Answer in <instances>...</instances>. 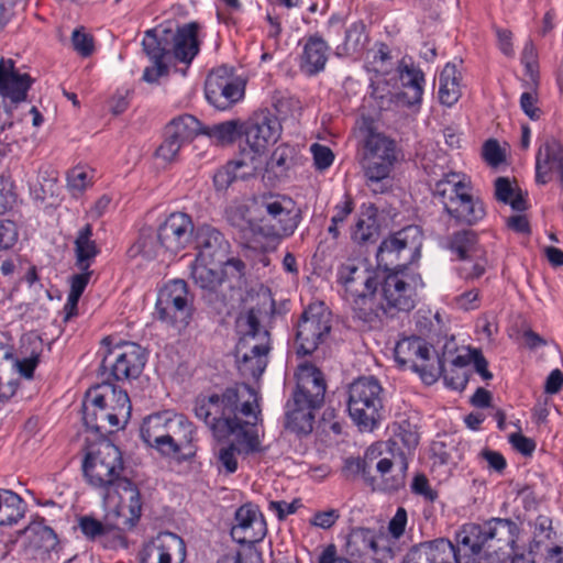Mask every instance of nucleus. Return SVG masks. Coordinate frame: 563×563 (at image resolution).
<instances>
[{"label":"nucleus","mask_w":563,"mask_h":563,"mask_svg":"<svg viewBox=\"0 0 563 563\" xmlns=\"http://www.w3.org/2000/svg\"><path fill=\"white\" fill-rule=\"evenodd\" d=\"M194 411L214 438H233L230 444L219 450L220 471L233 474L238 470V454L250 455L263 451L255 429L262 421L258 394L249 384L227 388L221 395H199Z\"/></svg>","instance_id":"obj_1"},{"label":"nucleus","mask_w":563,"mask_h":563,"mask_svg":"<svg viewBox=\"0 0 563 563\" xmlns=\"http://www.w3.org/2000/svg\"><path fill=\"white\" fill-rule=\"evenodd\" d=\"M84 474L96 488L102 492L107 508V526L129 530L136 526L142 516V499L137 486L122 476L124 470L120 449L109 441H102L96 452L86 455Z\"/></svg>","instance_id":"obj_2"},{"label":"nucleus","mask_w":563,"mask_h":563,"mask_svg":"<svg viewBox=\"0 0 563 563\" xmlns=\"http://www.w3.org/2000/svg\"><path fill=\"white\" fill-rule=\"evenodd\" d=\"M518 533L519 527L511 519L492 518L482 525L464 526L459 540L475 563H506L514 553Z\"/></svg>","instance_id":"obj_3"},{"label":"nucleus","mask_w":563,"mask_h":563,"mask_svg":"<svg viewBox=\"0 0 563 563\" xmlns=\"http://www.w3.org/2000/svg\"><path fill=\"white\" fill-rule=\"evenodd\" d=\"M296 378V389L285 406L284 427L297 435H308L313 429L314 412L324 402L325 382L322 372L308 362L298 366Z\"/></svg>","instance_id":"obj_4"},{"label":"nucleus","mask_w":563,"mask_h":563,"mask_svg":"<svg viewBox=\"0 0 563 563\" xmlns=\"http://www.w3.org/2000/svg\"><path fill=\"white\" fill-rule=\"evenodd\" d=\"M382 452L378 445L369 446L364 457H347L342 468L346 477H356L361 475L365 482L374 485L375 477L372 475V468L382 478L383 489L387 492H398L406 485L408 471V457L404 451H390L389 456L379 457Z\"/></svg>","instance_id":"obj_5"},{"label":"nucleus","mask_w":563,"mask_h":563,"mask_svg":"<svg viewBox=\"0 0 563 563\" xmlns=\"http://www.w3.org/2000/svg\"><path fill=\"white\" fill-rule=\"evenodd\" d=\"M471 190V181L465 175L449 173L434 184L432 194L456 222L473 225L485 217L486 211Z\"/></svg>","instance_id":"obj_6"},{"label":"nucleus","mask_w":563,"mask_h":563,"mask_svg":"<svg viewBox=\"0 0 563 563\" xmlns=\"http://www.w3.org/2000/svg\"><path fill=\"white\" fill-rule=\"evenodd\" d=\"M260 310L249 309L236 319V328L242 339L238 345V353L244 352L239 361V371L244 376L258 378L267 366V354L271 350L269 332L261 327Z\"/></svg>","instance_id":"obj_7"},{"label":"nucleus","mask_w":563,"mask_h":563,"mask_svg":"<svg viewBox=\"0 0 563 563\" xmlns=\"http://www.w3.org/2000/svg\"><path fill=\"white\" fill-rule=\"evenodd\" d=\"M262 218L257 232L278 244L290 238L301 222V210L287 196H268L261 201Z\"/></svg>","instance_id":"obj_8"},{"label":"nucleus","mask_w":563,"mask_h":563,"mask_svg":"<svg viewBox=\"0 0 563 563\" xmlns=\"http://www.w3.org/2000/svg\"><path fill=\"white\" fill-rule=\"evenodd\" d=\"M383 388L374 376L355 379L349 387L347 411L361 431H372L383 418Z\"/></svg>","instance_id":"obj_9"},{"label":"nucleus","mask_w":563,"mask_h":563,"mask_svg":"<svg viewBox=\"0 0 563 563\" xmlns=\"http://www.w3.org/2000/svg\"><path fill=\"white\" fill-rule=\"evenodd\" d=\"M194 311V295L184 279L169 280L159 289L155 305L159 321L180 331L190 323Z\"/></svg>","instance_id":"obj_10"},{"label":"nucleus","mask_w":563,"mask_h":563,"mask_svg":"<svg viewBox=\"0 0 563 563\" xmlns=\"http://www.w3.org/2000/svg\"><path fill=\"white\" fill-rule=\"evenodd\" d=\"M233 273V267L217 262L194 261L190 266V276L202 290V298L218 310L228 303L224 290L232 289L231 279H236Z\"/></svg>","instance_id":"obj_11"},{"label":"nucleus","mask_w":563,"mask_h":563,"mask_svg":"<svg viewBox=\"0 0 563 563\" xmlns=\"http://www.w3.org/2000/svg\"><path fill=\"white\" fill-rule=\"evenodd\" d=\"M331 331V313L323 303L308 306L303 310L296 328V352L298 355H311Z\"/></svg>","instance_id":"obj_12"},{"label":"nucleus","mask_w":563,"mask_h":563,"mask_svg":"<svg viewBox=\"0 0 563 563\" xmlns=\"http://www.w3.org/2000/svg\"><path fill=\"white\" fill-rule=\"evenodd\" d=\"M416 231L415 228H405L382 241L377 253L378 269L382 273L408 272V266L418 261L420 251L418 245L409 242L410 232Z\"/></svg>","instance_id":"obj_13"},{"label":"nucleus","mask_w":563,"mask_h":563,"mask_svg":"<svg viewBox=\"0 0 563 563\" xmlns=\"http://www.w3.org/2000/svg\"><path fill=\"white\" fill-rule=\"evenodd\" d=\"M192 238L197 251L195 261L224 264L227 267H233V277H242L245 265L239 258L228 257L230 243L222 232L209 224H202L196 228Z\"/></svg>","instance_id":"obj_14"},{"label":"nucleus","mask_w":563,"mask_h":563,"mask_svg":"<svg viewBox=\"0 0 563 563\" xmlns=\"http://www.w3.org/2000/svg\"><path fill=\"white\" fill-rule=\"evenodd\" d=\"M419 275L409 272L382 273L379 280L380 297L389 312L410 311L416 306L417 288L422 286Z\"/></svg>","instance_id":"obj_15"},{"label":"nucleus","mask_w":563,"mask_h":563,"mask_svg":"<svg viewBox=\"0 0 563 563\" xmlns=\"http://www.w3.org/2000/svg\"><path fill=\"white\" fill-rule=\"evenodd\" d=\"M456 543L454 545L445 538L420 542L408 551L402 563H475L470 552L462 549L459 533Z\"/></svg>","instance_id":"obj_16"},{"label":"nucleus","mask_w":563,"mask_h":563,"mask_svg":"<svg viewBox=\"0 0 563 563\" xmlns=\"http://www.w3.org/2000/svg\"><path fill=\"white\" fill-rule=\"evenodd\" d=\"M146 363L144 350L135 343L109 349L103 355L100 371L104 374L110 369L117 380L137 378Z\"/></svg>","instance_id":"obj_17"},{"label":"nucleus","mask_w":563,"mask_h":563,"mask_svg":"<svg viewBox=\"0 0 563 563\" xmlns=\"http://www.w3.org/2000/svg\"><path fill=\"white\" fill-rule=\"evenodd\" d=\"M382 271L368 264L365 260H347L338 267L336 278L347 297L378 289Z\"/></svg>","instance_id":"obj_18"},{"label":"nucleus","mask_w":563,"mask_h":563,"mask_svg":"<svg viewBox=\"0 0 563 563\" xmlns=\"http://www.w3.org/2000/svg\"><path fill=\"white\" fill-rule=\"evenodd\" d=\"M206 99L219 110H227L244 95L243 86L236 81L227 66H221L208 75L205 84Z\"/></svg>","instance_id":"obj_19"},{"label":"nucleus","mask_w":563,"mask_h":563,"mask_svg":"<svg viewBox=\"0 0 563 563\" xmlns=\"http://www.w3.org/2000/svg\"><path fill=\"white\" fill-rule=\"evenodd\" d=\"M431 356V346L419 336L405 338L395 346V360L402 367H409L420 374L423 382L430 384L435 375L429 371L428 362Z\"/></svg>","instance_id":"obj_20"},{"label":"nucleus","mask_w":563,"mask_h":563,"mask_svg":"<svg viewBox=\"0 0 563 563\" xmlns=\"http://www.w3.org/2000/svg\"><path fill=\"white\" fill-rule=\"evenodd\" d=\"M552 176L559 179L563 188V146L553 135H545L536 155V181L545 185Z\"/></svg>","instance_id":"obj_21"},{"label":"nucleus","mask_w":563,"mask_h":563,"mask_svg":"<svg viewBox=\"0 0 563 563\" xmlns=\"http://www.w3.org/2000/svg\"><path fill=\"white\" fill-rule=\"evenodd\" d=\"M195 228L191 218L184 212L169 214L157 229V239L165 252L177 254L186 247L194 236Z\"/></svg>","instance_id":"obj_22"},{"label":"nucleus","mask_w":563,"mask_h":563,"mask_svg":"<svg viewBox=\"0 0 563 563\" xmlns=\"http://www.w3.org/2000/svg\"><path fill=\"white\" fill-rule=\"evenodd\" d=\"M186 545L184 540L173 532H161L144 544L139 553L141 563H172L175 558L185 560Z\"/></svg>","instance_id":"obj_23"},{"label":"nucleus","mask_w":563,"mask_h":563,"mask_svg":"<svg viewBox=\"0 0 563 563\" xmlns=\"http://www.w3.org/2000/svg\"><path fill=\"white\" fill-rule=\"evenodd\" d=\"M282 130V124L274 114L262 111L250 119L243 133L249 146L256 152H266L269 145L278 141Z\"/></svg>","instance_id":"obj_24"},{"label":"nucleus","mask_w":563,"mask_h":563,"mask_svg":"<svg viewBox=\"0 0 563 563\" xmlns=\"http://www.w3.org/2000/svg\"><path fill=\"white\" fill-rule=\"evenodd\" d=\"M235 523L231 528L232 539L240 544L260 542L266 536V522L258 508L245 504L236 509Z\"/></svg>","instance_id":"obj_25"},{"label":"nucleus","mask_w":563,"mask_h":563,"mask_svg":"<svg viewBox=\"0 0 563 563\" xmlns=\"http://www.w3.org/2000/svg\"><path fill=\"white\" fill-rule=\"evenodd\" d=\"M93 401L92 388H90L87 390L82 401V419L87 429L103 437L108 433H112L114 430L124 428L125 423L108 409L107 406L99 404L97 407L93 406Z\"/></svg>","instance_id":"obj_26"},{"label":"nucleus","mask_w":563,"mask_h":563,"mask_svg":"<svg viewBox=\"0 0 563 563\" xmlns=\"http://www.w3.org/2000/svg\"><path fill=\"white\" fill-rule=\"evenodd\" d=\"M199 24L190 22L184 24L175 32L170 30V49L175 60L190 65L200 51L198 40Z\"/></svg>","instance_id":"obj_27"},{"label":"nucleus","mask_w":563,"mask_h":563,"mask_svg":"<svg viewBox=\"0 0 563 563\" xmlns=\"http://www.w3.org/2000/svg\"><path fill=\"white\" fill-rule=\"evenodd\" d=\"M92 396L95 399L93 406H99V404H103L110 409L114 415H117L123 423H128L131 417V401L128 393L118 388L115 385L104 382L92 387Z\"/></svg>","instance_id":"obj_28"},{"label":"nucleus","mask_w":563,"mask_h":563,"mask_svg":"<svg viewBox=\"0 0 563 563\" xmlns=\"http://www.w3.org/2000/svg\"><path fill=\"white\" fill-rule=\"evenodd\" d=\"M329 52L328 43L319 34L306 37L299 58L300 70L308 76L321 73L325 68Z\"/></svg>","instance_id":"obj_29"},{"label":"nucleus","mask_w":563,"mask_h":563,"mask_svg":"<svg viewBox=\"0 0 563 563\" xmlns=\"http://www.w3.org/2000/svg\"><path fill=\"white\" fill-rule=\"evenodd\" d=\"M347 298L351 301L353 317L363 323L376 324L384 314L388 313L384 302L378 298L377 289L356 294Z\"/></svg>","instance_id":"obj_30"},{"label":"nucleus","mask_w":563,"mask_h":563,"mask_svg":"<svg viewBox=\"0 0 563 563\" xmlns=\"http://www.w3.org/2000/svg\"><path fill=\"white\" fill-rule=\"evenodd\" d=\"M31 84L30 75L15 71L11 60L9 67L0 63V95L4 99H10L12 103L24 101Z\"/></svg>","instance_id":"obj_31"},{"label":"nucleus","mask_w":563,"mask_h":563,"mask_svg":"<svg viewBox=\"0 0 563 563\" xmlns=\"http://www.w3.org/2000/svg\"><path fill=\"white\" fill-rule=\"evenodd\" d=\"M385 539L377 536L375 530L368 528H355L351 531L347 539V551L351 555L372 556L376 559L387 551L380 542Z\"/></svg>","instance_id":"obj_32"},{"label":"nucleus","mask_w":563,"mask_h":563,"mask_svg":"<svg viewBox=\"0 0 563 563\" xmlns=\"http://www.w3.org/2000/svg\"><path fill=\"white\" fill-rule=\"evenodd\" d=\"M172 412L173 411L164 410L147 416L143 420L140 429L142 440L162 454L168 434L167 429L172 422Z\"/></svg>","instance_id":"obj_33"},{"label":"nucleus","mask_w":563,"mask_h":563,"mask_svg":"<svg viewBox=\"0 0 563 563\" xmlns=\"http://www.w3.org/2000/svg\"><path fill=\"white\" fill-rule=\"evenodd\" d=\"M163 455L173 456L186 449L194 439V427L183 415L172 412V422L167 429Z\"/></svg>","instance_id":"obj_34"},{"label":"nucleus","mask_w":563,"mask_h":563,"mask_svg":"<svg viewBox=\"0 0 563 563\" xmlns=\"http://www.w3.org/2000/svg\"><path fill=\"white\" fill-rule=\"evenodd\" d=\"M461 74L454 64L448 63L439 76V100L443 106L452 107L461 98Z\"/></svg>","instance_id":"obj_35"},{"label":"nucleus","mask_w":563,"mask_h":563,"mask_svg":"<svg viewBox=\"0 0 563 563\" xmlns=\"http://www.w3.org/2000/svg\"><path fill=\"white\" fill-rule=\"evenodd\" d=\"M170 30L164 29L161 32L147 30L142 41L143 49L151 60L170 62L173 59L170 49Z\"/></svg>","instance_id":"obj_36"},{"label":"nucleus","mask_w":563,"mask_h":563,"mask_svg":"<svg viewBox=\"0 0 563 563\" xmlns=\"http://www.w3.org/2000/svg\"><path fill=\"white\" fill-rule=\"evenodd\" d=\"M399 78L402 86L408 89V92H404V95L410 93L407 103L409 106L420 103L424 84V75L421 69L413 63H407L402 59L399 64Z\"/></svg>","instance_id":"obj_37"},{"label":"nucleus","mask_w":563,"mask_h":563,"mask_svg":"<svg viewBox=\"0 0 563 563\" xmlns=\"http://www.w3.org/2000/svg\"><path fill=\"white\" fill-rule=\"evenodd\" d=\"M165 131L184 145L197 135H202L203 124L196 117L186 113L174 118L165 126Z\"/></svg>","instance_id":"obj_38"},{"label":"nucleus","mask_w":563,"mask_h":563,"mask_svg":"<svg viewBox=\"0 0 563 563\" xmlns=\"http://www.w3.org/2000/svg\"><path fill=\"white\" fill-rule=\"evenodd\" d=\"M91 236L92 227L88 223L79 230L75 240L76 267L79 271L89 269L99 253L96 242Z\"/></svg>","instance_id":"obj_39"},{"label":"nucleus","mask_w":563,"mask_h":563,"mask_svg":"<svg viewBox=\"0 0 563 563\" xmlns=\"http://www.w3.org/2000/svg\"><path fill=\"white\" fill-rule=\"evenodd\" d=\"M448 249L456 255L457 260L486 252L479 245L477 234L473 230H460L454 232L449 238Z\"/></svg>","instance_id":"obj_40"},{"label":"nucleus","mask_w":563,"mask_h":563,"mask_svg":"<svg viewBox=\"0 0 563 563\" xmlns=\"http://www.w3.org/2000/svg\"><path fill=\"white\" fill-rule=\"evenodd\" d=\"M24 500L14 492L0 489V526H11L23 518Z\"/></svg>","instance_id":"obj_41"},{"label":"nucleus","mask_w":563,"mask_h":563,"mask_svg":"<svg viewBox=\"0 0 563 563\" xmlns=\"http://www.w3.org/2000/svg\"><path fill=\"white\" fill-rule=\"evenodd\" d=\"M367 43L365 24L362 21L351 23L344 30V41L335 48L338 56H349L363 51Z\"/></svg>","instance_id":"obj_42"},{"label":"nucleus","mask_w":563,"mask_h":563,"mask_svg":"<svg viewBox=\"0 0 563 563\" xmlns=\"http://www.w3.org/2000/svg\"><path fill=\"white\" fill-rule=\"evenodd\" d=\"M363 168L366 184L373 192L383 194L388 190L390 187L389 175L394 168L389 162L388 164H382L363 161Z\"/></svg>","instance_id":"obj_43"},{"label":"nucleus","mask_w":563,"mask_h":563,"mask_svg":"<svg viewBox=\"0 0 563 563\" xmlns=\"http://www.w3.org/2000/svg\"><path fill=\"white\" fill-rule=\"evenodd\" d=\"M242 126L243 125L236 120L203 125L202 135H207L218 144H230L243 133Z\"/></svg>","instance_id":"obj_44"},{"label":"nucleus","mask_w":563,"mask_h":563,"mask_svg":"<svg viewBox=\"0 0 563 563\" xmlns=\"http://www.w3.org/2000/svg\"><path fill=\"white\" fill-rule=\"evenodd\" d=\"M26 532L33 536L34 544L44 551H52L58 544L55 531L45 525L44 518H38L26 527Z\"/></svg>","instance_id":"obj_45"},{"label":"nucleus","mask_w":563,"mask_h":563,"mask_svg":"<svg viewBox=\"0 0 563 563\" xmlns=\"http://www.w3.org/2000/svg\"><path fill=\"white\" fill-rule=\"evenodd\" d=\"M265 152H256L247 144L241 148L240 156L236 159L231 161L235 169L239 172L241 179L252 176L262 167V155Z\"/></svg>","instance_id":"obj_46"},{"label":"nucleus","mask_w":563,"mask_h":563,"mask_svg":"<svg viewBox=\"0 0 563 563\" xmlns=\"http://www.w3.org/2000/svg\"><path fill=\"white\" fill-rule=\"evenodd\" d=\"M164 250L157 239V232L154 233L151 229H144L141 231L136 243L130 249L131 256L141 254L147 260L155 258L159 251Z\"/></svg>","instance_id":"obj_47"},{"label":"nucleus","mask_w":563,"mask_h":563,"mask_svg":"<svg viewBox=\"0 0 563 563\" xmlns=\"http://www.w3.org/2000/svg\"><path fill=\"white\" fill-rule=\"evenodd\" d=\"M459 261L460 265L456 267V272L465 282L478 279L485 274L488 266L486 252L475 256L464 257Z\"/></svg>","instance_id":"obj_48"},{"label":"nucleus","mask_w":563,"mask_h":563,"mask_svg":"<svg viewBox=\"0 0 563 563\" xmlns=\"http://www.w3.org/2000/svg\"><path fill=\"white\" fill-rule=\"evenodd\" d=\"M365 150L374 155L397 161L396 142L380 133H369L365 141Z\"/></svg>","instance_id":"obj_49"},{"label":"nucleus","mask_w":563,"mask_h":563,"mask_svg":"<svg viewBox=\"0 0 563 563\" xmlns=\"http://www.w3.org/2000/svg\"><path fill=\"white\" fill-rule=\"evenodd\" d=\"M91 273L92 272L89 269L80 271L79 274H75L70 277V291L65 305V309H69L67 318H69L73 314V311L77 309L78 301L89 283Z\"/></svg>","instance_id":"obj_50"},{"label":"nucleus","mask_w":563,"mask_h":563,"mask_svg":"<svg viewBox=\"0 0 563 563\" xmlns=\"http://www.w3.org/2000/svg\"><path fill=\"white\" fill-rule=\"evenodd\" d=\"M292 161V151L287 145H279L271 155L266 163L267 169L276 175H283Z\"/></svg>","instance_id":"obj_51"},{"label":"nucleus","mask_w":563,"mask_h":563,"mask_svg":"<svg viewBox=\"0 0 563 563\" xmlns=\"http://www.w3.org/2000/svg\"><path fill=\"white\" fill-rule=\"evenodd\" d=\"M377 235L378 229L372 218L358 219L352 229V240L357 244L374 242Z\"/></svg>","instance_id":"obj_52"},{"label":"nucleus","mask_w":563,"mask_h":563,"mask_svg":"<svg viewBox=\"0 0 563 563\" xmlns=\"http://www.w3.org/2000/svg\"><path fill=\"white\" fill-rule=\"evenodd\" d=\"M14 183L9 173L0 175V214L11 210L16 202Z\"/></svg>","instance_id":"obj_53"},{"label":"nucleus","mask_w":563,"mask_h":563,"mask_svg":"<svg viewBox=\"0 0 563 563\" xmlns=\"http://www.w3.org/2000/svg\"><path fill=\"white\" fill-rule=\"evenodd\" d=\"M353 209L354 203L350 196H345L344 200L334 207V214L332 216L331 224L328 228V232L333 239L339 238L340 232L338 225L345 221V219L352 213Z\"/></svg>","instance_id":"obj_54"},{"label":"nucleus","mask_w":563,"mask_h":563,"mask_svg":"<svg viewBox=\"0 0 563 563\" xmlns=\"http://www.w3.org/2000/svg\"><path fill=\"white\" fill-rule=\"evenodd\" d=\"M181 146L183 144L179 141L170 137V134L164 131V140L156 148L155 156L165 163L176 162Z\"/></svg>","instance_id":"obj_55"},{"label":"nucleus","mask_w":563,"mask_h":563,"mask_svg":"<svg viewBox=\"0 0 563 563\" xmlns=\"http://www.w3.org/2000/svg\"><path fill=\"white\" fill-rule=\"evenodd\" d=\"M71 44L74 49L82 57L90 56L95 49L93 37L86 33L82 27L74 30Z\"/></svg>","instance_id":"obj_56"},{"label":"nucleus","mask_w":563,"mask_h":563,"mask_svg":"<svg viewBox=\"0 0 563 563\" xmlns=\"http://www.w3.org/2000/svg\"><path fill=\"white\" fill-rule=\"evenodd\" d=\"M18 238L16 224L13 221L0 219V252L12 249Z\"/></svg>","instance_id":"obj_57"},{"label":"nucleus","mask_w":563,"mask_h":563,"mask_svg":"<svg viewBox=\"0 0 563 563\" xmlns=\"http://www.w3.org/2000/svg\"><path fill=\"white\" fill-rule=\"evenodd\" d=\"M238 178H240L239 172L235 169L234 165L229 162L225 166L216 172L213 175V184L217 190H224Z\"/></svg>","instance_id":"obj_58"},{"label":"nucleus","mask_w":563,"mask_h":563,"mask_svg":"<svg viewBox=\"0 0 563 563\" xmlns=\"http://www.w3.org/2000/svg\"><path fill=\"white\" fill-rule=\"evenodd\" d=\"M310 151L313 155L314 166L317 169L324 170L332 165L334 154L328 146L314 143L311 145Z\"/></svg>","instance_id":"obj_59"},{"label":"nucleus","mask_w":563,"mask_h":563,"mask_svg":"<svg viewBox=\"0 0 563 563\" xmlns=\"http://www.w3.org/2000/svg\"><path fill=\"white\" fill-rule=\"evenodd\" d=\"M456 309L463 311L475 310L479 307V291L478 289H470L455 296L452 301Z\"/></svg>","instance_id":"obj_60"},{"label":"nucleus","mask_w":563,"mask_h":563,"mask_svg":"<svg viewBox=\"0 0 563 563\" xmlns=\"http://www.w3.org/2000/svg\"><path fill=\"white\" fill-rule=\"evenodd\" d=\"M40 363V352L33 351L29 357H24L22 360H14V366L19 374L26 378L32 379L34 376V371Z\"/></svg>","instance_id":"obj_61"},{"label":"nucleus","mask_w":563,"mask_h":563,"mask_svg":"<svg viewBox=\"0 0 563 563\" xmlns=\"http://www.w3.org/2000/svg\"><path fill=\"white\" fill-rule=\"evenodd\" d=\"M82 533L90 539L103 536L107 532V526L91 517H82L79 522Z\"/></svg>","instance_id":"obj_62"},{"label":"nucleus","mask_w":563,"mask_h":563,"mask_svg":"<svg viewBox=\"0 0 563 563\" xmlns=\"http://www.w3.org/2000/svg\"><path fill=\"white\" fill-rule=\"evenodd\" d=\"M153 65L143 71V79L148 84H155L161 77L167 76L169 71L168 62L152 60Z\"/></svg>","instance_id":"obj_63"},{"label":"nucleus","mask_w":563,"mask_h":563,"mask_svg":"<svg viewBox=\"0 0 563 563\" xmlns=\"http://www.w3.org/2000/svg\"><path fill=\"white\" fill-rule=\"evenodd\" d=\"M67 184L73 190H84L89 184L88 173L82 167L70 169L67 174Z\"/></svg>","instance_id":"obj_64"}]
</instances>
